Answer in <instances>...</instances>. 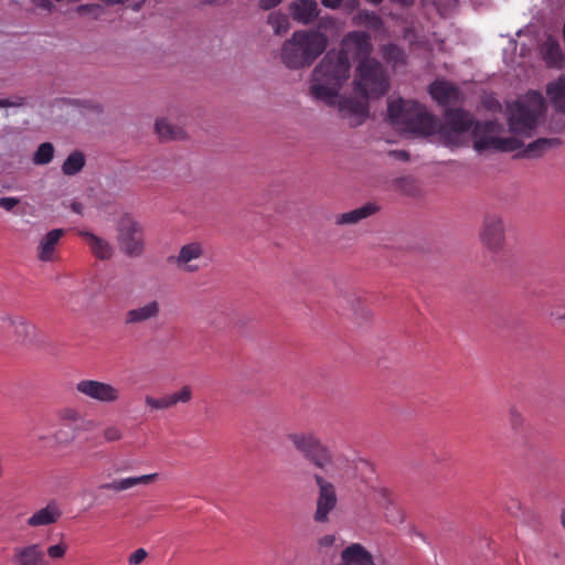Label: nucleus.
Returning a JSON list of instances; mask_svg holds the SVG:
<instances>
[{
	"instance_id": "obj_21",
	"label": "nucleus",
	"mask_w": 565,
	"mask_h": 565,
	"mask_svg": "<svg viewBox=\"0 0 565 565\" xmlns=\"http://www.w3.org/2000/svg\"><path fill=\"white\" fill-rule=\"evenodd\" d=\"M158 473H149L141 476H130L121 479H115L110 482L104 483L100 486V489L114 491V492H124L137 486H147L157 480Z\"/></svg>"
},
{
	"instance_id": "obj_10",
	"label": "nucleus",
	"mask_w": 565,
	"mask_h": 565,
	"mask_svg": "<svg viewBox=\"0 0 565 565\" xmlns=\"http://www.w3.org/2000/svg\"><path fill=\"white\" fill-rule=\"evenodd\" d=\"M479 238L488 252L492 254L500 253L505 244V226L502 216L498 214L487 215L482 221Z\"/></svg>"
},
{
	"instance_id": "obj_31",
	"label": "nucleus",
	"mask_w": 565,
	"mask_h": 565,
	"mask_svg": "<svg viewBox=\"0 0 565 565\" xmlns=\"http://www.w3.org/2000/svg\"><path fill=\"white\" fill-rule=\"evenodd\" d=\"M343 542L335 534H323L317 540V552L324 555L335 554L339 545Z\"/></svg>"
},
{
	"instance_id": "obj_42",
	"label": "nucleus",
	"mask_w": 565,
	"mask_h": 565,
	"mask_svg": "<svg viewBox=\"0 0 565 565\" xmlns=\"http://www.w3.org/2000/svg\"><path fill=\"white\" fill-rule=\"evenodd\" d=\"M509 423L513 430H519L524 426L525 419L516 408H511L509 411Z\"/></svg>"
},
{
	"instance_id": "obj_29",
	"label": "nucleus",
	"mask_w": 565,
	"mask_h": 565,
	"mask_svg": "<svg viewBox=\"0 0 565 565\" xmlns=\"http://www.w3.org/2000/svg\"><path fill=\"white\" fill-rule=\"evenodd\" d=\"M267 23L273 29L275 35L281 36L290 30L289 17L281 11H273L267 17Z\"/></svg>"
},
{
	"instance_id": "obj_39",
	"label": "nucleus",
	"mask_w": 565,
	"mask_h": 565,
	"mask_svg": "<svg viewBox=\"0 0 565 565\" xmlns=\"http://www.w3.org/2000/svg\"><path fill=\"white\" fill-rule=\"evenodd\" d=\"M60 420L70 424H76L82 420V415L78 409L74 407H64L57 414Z\"/></svg>"
},
{
	"instance_id": "obj_43",
	"label": "nucleus",
	"mask_w": 565,
	"mask_h": 565,
	"mask_svg": "<svg viewBox=\"0 0 565 565\" xmlns=\"http://www.w3.org/2000/svg\"><path fill=\"white\" fill-rule=\"evenodd\" d=\"M66 552H67V545L63 542H60L54 545H50L46 550L49 557H51L52 559L63 558L65 556Z\"/></svg>"
},
{
	"instance_id": "obj_35",
	"label": "nucleus",
	"mask_w": 565,
	"mask_h": 565,
	"mask_svg": "<svg viewBox=\"0 0 565 565\" xmlns=\"http://www.w3.org/2000/svg\"><path fill=\"white\" fill-rule=\"evenodd\" d=\"M54 156V147L51 142H44L39 146L33 154V162L38 166L47 164Z\"/></svg>"
},
{
	"instance_id": "obj_30",
	"label": "nucleus",
	"mask_w": 565,
	"mask_h": 565,
	"mask_svg": "<svg viewBox=\"0 0 565 565\" xmlns=\"http://www.w3.org/2000/svg\"><path fill=\"white\" fill-rule=\"evenodd\" d=\"M353 24L366 25L373 30L383 29V21L380 15L373 11L361 10L353 17Z\"/></svg>"
},
{
	"instance_id": "obj_13",
	"label": "nucleus",
	"mask_w": 565,
	"mask_h": 565,
	"mask_svg": "<svg viewBox=\"0 0 565 565\" xmlns=\"http://www.w3.org/2000/svg\"><path fill=\"white\" fill-rule=\"evenodd\" d=\"M204 249L202 244L192 242L183 245L178 255L170 256L169 262L174 264L178 269L186 273H195L200 269L196 262L203 256Z\"/></svg>"
},
{
	"instance_id": "obj_48",
	"label": "nucleus",
	"mask_w": 565,
	"mask_h": 565,
	"mask_svg": "<svg viewBox=\"0 0 565 565\" xmlns=\"http://www.w3.org/2000/svg\"><path fill=\"white\" fill-rule=\"evenodd\" d=\"M71 209L73 212H75L77 214H83V205H82V203H79L77 201H73L71 203Z\"/></svg>"
},
{
	"instance_id": "obj_11",
	"label": "nucleus",
	"mask_w": 565,
	"mask_h": 565,
	"mask_svg": "<svg viewBox=\"0 0 565 565\" xmlns=\"http://www.w3.org/2000/svg\"><path fill=\"white\" fill-rule=\"evenodd\" d=\"M313 479L318 487L313 520L318 523H327L330 520V513L335 509L338 503L335 487L319 473H315Z\"/></svg>"
},
{
	"instance_id": "obj_46",
	"label": "nucleus",
	"mask_w": 565,
	"mask_h": 565,
	"mask_svg": "<svg viewBox=\"0 0 565 565\" xmlns=\"http://www.w3.org/2000/svg\"><path fill=\"white\" fill-rule=\"evenodd\" d=\"M35 8L42 9L47 12H52L55 9L54 3L51 0H30Z\"/></svg>"
},
{
	"instance_id": "obj_33",
	"label": "nucleus",
	"mask_w": 565,
	"mask_h": 565,
	"mask_svg": "<svg viewBox=\"0 0 565 565\" xmlns=\"http://www.w3.org/2000/svg\"><path fill=\"white\" fill-rule=\"evenodd\" d=\"M75 429L70 425H61L52 435V440L57 446H68L75 440Z\"/></svg>"
},
{
	"instance_id": "obj_23",
	"label": "nucleus",
	"mask_w": 565,
	"mask_h": 565,
	"mask_svg": "<svg viewBox=\"0 0 565 565\" xmlns=\"http://www.w3.org/2000/svg\"><path fill=\"white\" fill-rule=\"evenodd\" d=\"M79 235L85 238L92 254L98 259L106 260L113 257L114 246L97 235L88 231L79 232Z\"/></svg>"
},
{
	"instance_id": "obj_40",
	"label": "nucleus",
	"mask_w": 565,
	"mask_h": 565,
	"mask_svg": "<svg viewBox=\"0 0 565 565\" xmlns=\"http://www.w3.org/2000/svg\"><path fill=\"white\" fill-rule=\"evenodd\" d=\"M124 437V433L121 428L117 425H108L103 429V438L107 443H115L121 440Z\"/></svg>"
},
{
	"instance_id": "obj_49",
	"label": "nucleus",
	"mask_w": 565,
	"mask_h": 565,
	"mask_svg": "<svg viewBox=\"0 0 565 565\" xmlns=\"http://www.w3.org/2000/svg\"><path fill=\"white\" fill-rule=\"evenodd\" d=\"M559 523H561V526L563 527V530L565 531V510H562V512L559 514Z\"/></svg>"
},
{
	"instance_id": "obj_50",
	"label": "nucleus",
	"mask_w": 565,
	"mask_h": 565,
	"mask_svg": "<svg viewBox=\"0 0 565 565\" xmlns=\"http://www.w3.org/2000/svg\"><path fill=\"white\" fill-rule=\"evenodd\" d=\"M205 4H216L220 3L222 0H202Z\"/></svg>"
},
{
	"instance_id": "obj_52",
	"label": "nucleus",
	"mask_w": 565,
	"mask_h": 565,
	"mask_svg": "<svg viewBox=\"0 0 565 565\" xmlns=\"http://www.w3.org/2000/svg\"><path fill=\"white\" fill-rule=\"evenodd\" d=\"M36 436H38V438H39L40 440H46V439H47V437H46V436H44V435H40V434H38Z\"/></svg>"
},
{
	"instance_id": "obj_53",
	"label": "nucleus",
	"mask_w": 565,
	"mask_h": 565,
	"mask_svg": "<svg viewBox=\"0 0 565 565\" xmlns=\"http://www.w3.org/2000/svg\"><path fill=\"white\" fill-rule=\"evenodd\" d=\"M6 105L4 100L0 99V107H3Z\"/></svg>"
},
{
	"instance_id": "obj_16",
	"label": "nucleus",
	"mask_w": 565,
	"mask_h": 565,
	"mask_svg": "<svg viewBox=\"0 0 565 565\" xmlns=\"http://www.w3.org/2000/svg\"><path fill=\"white\" fill-rule=\"evenodd\" d=\"M428 92L431 98L444 107L457 104L462 99L460 89L447 81H435L430 84Z\"/></svg>"
},
{
	"instance_id": "obj_7",
	"label": "nucleus",
	"mask_w": 565,
	"mask_h": 565,
	"mask_svg": "<svg viewBox=\"0 0 565 565\" xmlns=\"http://www.w3.org/2000/svg\"><path fill=\"white\" fill-rule=\"evenodd\" d=\"M499 125L494 121L476 122L472 129L473 148L478 151H515L523 147L516 137H498Z\"/></svg>"
},
{
	"instance_id": "obj_19",
	"label": "nucleus",
	"mask_w": 565,
	"mask_h": 565,
	"mask_svg": "<svg viewBox=\"0 0 565 565\" xmlns=\"http://www.w3.org/2000/svg\"><path fill=\"white\" fill-rule=\"evenodd\" d=\"M160 303L158 300H150L139 307L129 309L125 315L126 324H138L154 320L160 315Z\"/></svg>"
},
{
	"instance_id": "obj_4",
	"label": "nucleus",
	"mask_w": 565,
	"mask_h": 565,
	"mask_svg": "<svg viewBox=\"0 0 565 565\" xmlns=\"http://www.w3.org/2000/svg\"><path fill=\"white\" fill-rule=\"evenodd\" d=\"M328 38L318 30L295 31L280 49V61L289 70L309 67L327 49Z\"/></svg>"
},
{
	"instance_id": "obj_41",
	"label": "nucleus",
	"mask_w": 565,
	"mask_h": 565,
	"mask_svg": "<svg viewBox=\"0 0 565 565\" xmlns=\"http://www.w3.org/2000/svg\"><path fill=\"white\" fill-rule=\"evenodd\" d=\"M323 7L329 9H338L344 6L348 9H354L358 6V0H321Z\"/></svg>"
},
{
	"instance_id": "obj_32",
	"label": "nucleus",
	"mask_w": 565,
	"mask_h": 565,
	"mask_svg": "<svg viewBox=\"0 0 565 565\" xmlns=\"http://www.w3.org/2000/svg\"><path fill=\"white\" fill-rule=\"evenodd\" d=\"M85 164L83 153L75 151L71 153L62 166L63 173L66 175H74L78 173Z\"/></svg>"
},
{
	"instance_id": "obj_51",
	"label": "nucleus",
	"mask_w": 565,
	"mask_h": 565,
	"mask_svg": "<svg viewBox=\"0 0 565 565\" xmlns=\"http://www.w3.org/2000/svg\"><path fill=\"white\" fill-rule=\"evenodd\" d=\"M3 475H4V467H3L2 458L0 457V478H2Z\"/></svg>"
},
{
	"instance_id": "obj_2",
	"label": "nucleus",
	"mask_w": 565,
	"mask_h": 565,
	"mask_svg": "<svg viewBox=\"0 0 565 565\" xmlns=\"http://www.w3.org/2000/svg\"><path fill=\"white\" fill-rule=\"evenodd\" d=\"M343 51L328 52L315 67L311 74L309 94L312 98L328 106L335 105L337 97L343 84L350 77L348 54L363 60L371 58V38L366 32H349L342 40Z\"/></svg>"
},
{
	"instance_id": "obj_15",
	"label": "nucleus",
	"mask_w": 565,
	"mask_h": 565,
	"mask_svg": "<svg viewBox=\"0 0 565 565\" xmlns=\"http://www.w3.org/2000/svg\"><path fill=\"white\" fill-rule=\"evenodd\" d=\"M62 514L63 512L60 504L52 500L44 507L35 510L26 519V525L34 529L50 526L57 523L62 518Z\"/></svg>"
},
{
	"instance_id": "obj_6",
	"label": "nucleus",
	"mask_w": 565,
	"mask_h": 565,
	"mask_svg": "<svg viewBox=\"0 0 565 565\" xmlns=\"http://www.w3.org/2000/svg\"><path fill=\"white\" fill-rule=\"evenodd\" d=\"M294 448L318 469L330 471L335 459L330 449L315 433H291L287 436Z\"/></svg>"
},
{
	"instance_id": "obj_26",
	"label": "nucleus",
	"mask_w": 565,
	"mask_h": 565,
	"mask_svg": "<svg viewBox=\"0 0 565 565\" xmlns=\"http://www.w3.org/2000/svg\"><path fill=\"white\" fill-rule=\"evenodd\" d=\"M546 95L555 110L565 114V76L551 82L546 86Z\"/></svg>"
},
{
	"instance_id": "obj_9",
	"label": "nucleus",
	"mask_w": 565,
	"mask_h": 565,
	"mask_svg": "<svg viewBox=\"0 0 565 565\" xmlns=\"http://www.w3.org/2000/svg\"><path fill=\"white\" fill-rule=\"evenodd\" d=\"M117 241L120 249L128 256H140L143 252V232L141 225L131 216L120 218L117 227Z\"/></svg>"
},
{
	"instance_id": "obj_5",
	"label": "nucleus",
	"mask_w": 565,
	"mask_h": 565,
	"mask_svg": "<svg viewBox=\"0 0 565 565\" xmlns=\"http://www.w3.org/2000/svg\"><path fill=\"white\" fill-rule=\"evenodd\" d=\"M544 109L543 95L535 90L527 92L507 107L510 130L519 136H530Z\"/></svg>"
},
{
	"instance_id": "obj_38",
	"label": "nucleus",
	"mask_w": 565,
	"mask_h": 565,
	"mask_svg": "<svg viewBox=\"0 0 565 565\" xmlns=\"http://www.w3.org/2000/svg\"><path fill=\"white\" fill-rule=\"evenodd\" d=\"M373 500L381 510H384L387 505L394 502L392 493L385 488L375 489Z\"/></svg>"
},
{
	"instance_id": "obj_1",
	"label": "nucleus",
	"mask_w": 565,
	"mask_h": 565,
	"mask_svg": "<svg viewBox=\"0 0 565 565\" xmlns=\"http://www.w3.org/2000/svg\"><path fill=\"white\" fill-rule=\"evenodd\" d=\"M387 119L393 127L404 134L427 137L440 132L448 146H459L463 134L472 131L476 125L469 113L449 109L445 114V124L439 127L438 119L424 105L402 98L388 99Z\"/></svg>"
},
{
	"instance_id": "obj_34",
	"label": "nucleus",
	"mask_w": 565,
	"mask_h": 565,
	"mask_svg": "<svg viewBox=\"0 0 565 565\" xmlns=\"http://www.w3.org/2000/svg\"><path fill=\"white\" fill-rule=\"evenodd\" d=\"M382 55L387 63H392L393 65L405 64V53L399 46L395 44L384 45L382 47Z\"/></svg>"
},
{
	"instance_id": "obj_14",
	"label": "nucleus",
	"mask_w": 565,
	"mask_h": 565,
	"mask_svg": "<svg viewBox=\"0 0 565 565\" xmlns=\"http://www.w3.org/2000/svg\"><path fill=\"white\" fill-rule=\"evenodd\" d=\"M3 320L8 323L15 342L23 345L35 343L38 330L31 321L22 316H8Z\"/></svg>"
},
{
	"instance_id": "obj_27",
	"label": "nucleus",
	"mask_w": 565,
	"mask_h": 565,
	"mask_svg": "<svg viewBox=\"0 0 565 565\" xmlns=\"http://www.w3.org/2000/svg\"><path fill=\"white\" fill-rule=\"evenodd\" d=\"M561 143L558 138H540L524 147L520 153L525 158H537L547 150L559 147Z\"/></svg>"
},
{
	"instance_id": "obj_18",
	"label": "nucleus",
	"mask_w": 565,
	"mask_h": 565,
	"mask_svg": "<svg viewBox=\"0 0 565 565\" xmlns=\"http://www.w3.org/2000/svg\"><path fill=\"white\" fill-rule=\"evenodd\" d=\"M289 13L296 22L308 25L318 18L320 9L316 0H295L289 4Z\"/></svg>"
},
{
	"instance_id": "obj_20",
	"label": "nucleus",
	"mask_w": 565,
	"mask_h": 565,
	"mask_svg": "<svg viewBox=\"0 0 565 565\" xmlns=\"http://www.w3.org/2000/svg\"><path fill=\"white\" fill-rule=\"evenodd\" d=\"M340 565H376L371 552L360 543H351L340 554Z\"/></svg>"
},
{
	"instance_id": "obj_47",
	"label": "nucleus",
	"mask_w": 565,
	"mask_h": 565,
	"mask_svg": "<svg viewBox=\"0 0 565 565\" xmlns=\"http://www.w3.org/2000/svg\"><path fill=\"white\" fill-rule=\"evenodd\" d=\"M282 0H259L258 6L262 10H270L281 3Z\"/></svg>"
},
{
	"instance_id": "obj_3",
	"label": "nucleus",
	"mask_w": 565,
	"mask_h": 565,
	"mask_svg": "<svg viewBox=\"0 0 565 565\" xmlns=\"http://www.w3.org/2000/svg\"><path fill=\"white\" fill-rule=\"evenodd\" d=\"M354 92L361 95L360 99L339 98L335 105L342 118L350 126H360L369 117L367 98H377L386 94L390 88L386 73L379 61L365 58L360 62L353 79Z\"/></svg>"
},
{
	"instance_id": "obj_8",
	"label": "nucleus",
	"mask_w": 565,
	"mask_h": 565,
	"mask_svg": "<svg viewBox=\"0 0 565 565\" xmlns=\"http://www.w3.org/2000/svg\"><path fill=\"white\" fill-rule=\"evenodd\" d=\"M75 390L81 396L104 405H113L120 401L121 390L118 385L93 379H82Z\"/></svg>"
},
{
	"instance_id": "obj_24",
	"label": "nucleus",
	"mask_w": 565,
	"mask_h": 565,
	"mask_svg": "<svg viewBox=\"0 0 565 565\" xmlns=\"http://www.w3.org/2000/svg\"><path fill=\"white\" fill-rule=\"evenodd\" d=\"M379 211V207L374 203H366L360 207H356L352 211L344 212L341 214H338L335 216V224L337 225H353L362 220H365L373 214H375Z\"/></svg>"
},
{
	"instance_id": "obj_22",
	"label": "nucleus",
	"mask_w": 565,
	"mask_h": 565,
	"mask_svg": "<svg viewBox=\"0 0 565 565\" xmlns=\"http://www.w3.org/2000/svg\"><path fill=\"white\" fill-rule=\"evenodd\" d=\"M64 231L55 228L46 233L39 242L36 254L41 262H53L56 245L58 244Z\"/></svg>"
},
{
	"instance_id": "obj_44",
	"label": "nucleus",
	"mask_w": 565,
	"mask_h": 565,
	"mask_svg": "<svg viewBox=\"0 0 565 565\" xmlns=\"http://www.w3.org/2000/svg\"><path fill=\"white\" fill-rule=\"evenodd\" d=\"M148 556V553L145 548H137L132 552L128 557L129 565H139L141 564Z\"/></svg>"
},
{
	"instance_id": "obj_12",
	"label": "nucleus",
	"mask_w": 565,
	"mask_h": 565,
	"mask_svg": "<svg viewBox=\"0 0 565 565\" xmlns=\"http://www.w3.org/2000/svg\"><path fill=\"white\" fill-rule=\"evenodd\" d=\"M193 397L191 386L183 385L178 391L166 394L161 397L152 395L145 396V404L151 411H164L175 407L178 404H188Z\"/></svg>"
},
{
	"instance_id": "obj_25",
	"label": "nucleus",
	"mask_w": 565,
	"mask_h": 565,
	"mask_svg": "<svg viewBox=\"0 0 565 565\" xmlns=\"http://www.w3.org/2000/svg\"><path fill=\"white\" fill-rule=\"evenodd\" d=\"M541 54L548 67H557L563 62V51L557 42L552 36H547L546 40L542 43Z\"/></svg>"
},
{
	"instance_id": "obj_36",
	"label": "nucleus",
	"mask_w": 565,
	"mask_h": 565,
	"mask_svg": "<svg viewBox=\"0 0 565 565\" xmlns=\"http://www.w3.org/2000/svg\"><path fill=\"white\" fill-rule=\"evenodd\" d=\"M382 512L385 520L391 524H401L405 520L404 511L395 501L382 510Z\"/></svg>"
},
{
	"instance_id": "obj_37",
	"label": "nucleus",
	"mask_w": 565,
	"mask_h": 565,
	"mask_svg": "<svg viewBox=\"0 0 565 565\" xmlns=\"http://www.w3.org/2000/svg\"><path fill=\"white\" fill-rule=\"evenodd\" d=\"M104 8L98 3L81 4L76 8V13L79 17L90 18L94 20L99 19L104 14Z\"/></svg>"
},
{
	"instance_id": "obj_45",
	"label": "nucleus",
	"mask_w": 565,
	"mask_h": 565,
	"mask_svg": "<svg viewBox=\"0 0 565 565\" xmlns=\"http://www.w3.org/2000/svg\"><path fill=\"white\" fill-rule=\"evenodd\" d=\"M19 203L20 199L14 196L0 198V209H3L8 212H11Z\"/></svg>"
},
{
	"instance_id": "obj_28",
	"label": "nucleus",
	"mask_w": 565,
	"mask_h": 565,
	"mask_svg": "<svg viewBox=\"0 0 565 565\" xmlns=\"http://www.w3.org/2000/svg\"><path fill=\"white\" fill-rule=\"evenodd\" d=\"M156 131L162 140H181L185 138V131L182 127L173 125L166 118L156 121Z\"/></svg>"
},
{
	"instance_id": "obj_17",
	"label": "nucleus",
	"mask_w": 565,
	"mask_h": 565,
	"mask_svg": "<svg viewBox=\"0 0 565 565\" xmlns=\"http://www.w3.org/2000/svg\"><path fill=\"white\" fill-rule=\"evenodd\" d=\"M12 565H49L39 544H28L13 550Z\"/></svg>"
}]
</instances>
